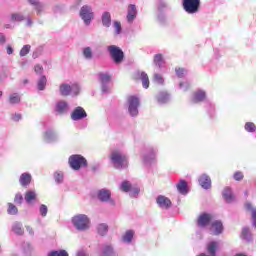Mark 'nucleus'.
<instances>
[{"label": "nucleus", "mask_w": 256, "mask_h": 256, "mask_svg": "<svg viewBox=\"0 0 256 256\" xmlns=\"http://www.w3.org/2000/svg\"><path fill=\"white\" fill-rule=\"evenodd\" d=\"M77 256H88L87 253L81 251L77 253Z\"/></svg>", "instance_id": "nucleus-59"}, {"label": "nucleus", "mask_w": 256, "mask_h": 256, "mask_svg": "<svg viewBox=\"0 0 256 256\" xmlns=\"http://www.w3.org/2000/svg\"><path fill=\"white\" fill-rule=\"evenodd\" d=\"M6 29H9V25L6 26Z\"/></svg>", "instance_id": "nucleus-64"}, {"label": "nucleus", "mask_w": 256, "mask_h": 256, "mask_svg": "<svg viewBox=\"0 0 256 256\" xmlns=\"http://www.w3.org/2000/svg\"><path fill=\"white\" fill-rule=\"evenodd\" d=\"M108 51L114 63H116L117 65H119V63H123V59H125V53L121 48H119V46H108Z\"/></svg>", "instance_id": "nucleus-5"}, {"label": "nucleus", "mask_w": 256, "mask_h": 256, "mask_svg": "<svg viewBox=\"0 0 256 256\" xmlns=\"http://www.w3.org/2000/svg\"><path fill=\"white\" fill-rule=\"evenodd\" d=\"M163 63H164L163 54L154 55V65H156V67H159V69H161V66L163 65Z\"/></svg>", "instance_id": "nucleus-29"}, {"label": "nucleus", "mask_w": 256, "mask_h": 256, "mask_svg": "<svg viewBox=\"0 0 256 256\" xmlns=\"http://www.w3.org/2000/svg\"><path fill=\"white\" fill-rule=\"evenodd\" d=\"M233 177H234L235 181H243V178L245 176L243 175V172L237 171V172L234 173Z\"/></svg>", "instance_id": "nucleus-45"}, {"label": "nucleus", "mask_w": 256, "mask_h": 256, "mask_svg": "<svg viewBox=\"0 0 256 256\" xmlns=\"http://www.w3.org/2000/svg\"><path fill=\"white\" fill-rule=\"evenodd\" d=\"M156 203L161 207L162 209H169L171 207V200L165 196H158Z\"/></svg>", "instance_id": "nucleus-12"}, {"label": "nucleus", "mask_w": 256, "mask_h": 256, "mask_svg": "<svg viewBox=\"0 0 256 256\" xmlns=\"http://www.w3.org/2000/svg\"><path fill=\"white\" fill-rule=\"evenodd\" d=\"M54 177H55V181H56L57 183H63V174H61V173H56V174L54 175Z\"/></svg>", "instance_id": "nucleus-51"}, {"label": "nucleus", "mask_w": 256, "mask_h": 256, "mask_svg": "<svg viewBox=\"0 0 256 256\" xmlns=\"http://www.w3.org/2000/svg\"><path fill=\"white\" fill-rule=\"evenodd\" d=\"M67 102L65 101H60L56 104V111L59 113V115H63V113L67 112Z\"/></svg>", "instance_id": "nucleus-21"}, {"label": "nucleus", "mask_w": 256, "mask_h": 256, "mask_svg": "<svg viewBox=\"0 0 256 256\" xmlns=\"http://www.w3.org/2000/svg\"><path fill=\"white\" fill-rule=\"evenodd\" d=\"M128 111L132 117H137L139 114V98L137 96H129L127 98Z\"/></svg>", "instance_id": "nucleus-6"}, {"label": "nucleus", "mask_w": 256, "mask_h": 256, "mask_svg": "<svg viewBox=\"0 0 256 256\" xmlns=\"http://www.w3.org/2000/svg\"><path fill=\"white\" fill-rule=\"evenodd\" d=\"M132 187H133V185H131V183H129V181H123L120 189L124 193H129V191H131Z\"/></svg>", "instance_id": "nucleus-36"}, {"label": "nucleus", "mask_w": 256, "mask_h": 256, "mask_svg": "<svg viewBox=\"0 0 256 256\" xmlns=\"http://www.w3.org/2000/svg\"><path fill=\"white\" fill-rule=\"evenodd\" d=\"M99 79H100V82L102 83V85H105V83H109V81H111V76L109 74L100 73ZM102 91L103 92L107 91V88L105 86H103Z\"/></svg>", "instance_id": "nucleus-22"}, {"label": "nucleus", "mask_w": 256, "mask_h": 256, "mask_svg": "<svg viewBox=\"0 0 256 256\" xmlns=\"http://www.w3.org/2000/svg\"><path fill=\"white\" fill-rule=\"evenodd\" d=\"M141 81L144 89H149V76L147 75V73H141Z\"/></svg>", "instance_id": "nucleus-35"}, {"label": "nucleus", "mask_w": 256, "mask_h": 256, "mask_svg": "<svg viewBox=\"0 0 256 256\" xmlns=\"http://www.w3.org/2000/svg\"><path fill=\"white\" fill-rule=\"evenodd\" d=\"M6 38L5 35L3 33H0V43H5Z\"/></svg>", "instance_id": "nucleus-56"}, {"label": "nucleus", "mask_w": 256, "mask_h": 256, "mask_svg": "<svg viewBox=\"0 0 256 256\" xmlns=\"http://www.w3.org/2000/svg\"><path fill=\"white\" fill-rule=\"evenodd\" d=\"M211 221H213L212 214L202 213L198 216L197 226L200 228L208 227V225H211Z\"/></svg>", "instance_id": "nucleus-9"}, {"label": "nucleus", "mask_w": 256, "mask_h": 256, "mask_svg": "<svg viewBox=\"0 0 256 256\" xmlns=\"http://www.w3.org/2000/svg\"><path fill=\"white\" fill-rule=\"evenodd\" d=\"M80 17L84 21L86 25H89L91 23V19H93V10L90 8V6L85 5L80 10Z\"/></svg>", "instance_id": "nucleus-8"}, {"label": "nucleus", "mask_w": 256, "mask_h": 256, "mask_svg": "<svg viewBox=\"0 0 256 256\" xmlns=\"http://www.w3.org/2000/svg\"><path fill=\"white\" fill-rule=\"evenodd\" d=\"M45 87H47V76H41L37 82L38 91H45Z\"/></svg>", "instance_id": "nucleus-23"}, {"label": "nucleus", "mask_w": 256, "mask_h": 256, "mask_svg": "<svg viewBox=\"0 0 256 256\" xmlns=\"http://www.w3.org/2000/svg\"><path fill=\"white\" fill-rule=\"evenodd\" d=\"M9 103H11V105H17V103H21V96L18 93L11 94L9 96Z\"/></svg>", "instance_id": "nucleus-28"}, {"label": "nucleus", "mask_w": 256, "mask_h": 256, "mask_svg": "<svg viewBox=\"0 0 256 256\" xmlns=\"http://www.w3.org/2000/svg\"><path fill=\"white\" fill-rule=\"evenodd\" d=\"M11 21L21 23V21H25V16L21 13H13L11 14Z\"/></svg>", "instance_id": "nucleus-32"}, {"label": "nucleus", "mask_w": 256, "mask_h": 256, "mask_svg": "<svg viewBox=\"0 0 256 256\" xmlns=\"http://www.w3.org/2000/svg\"><path fill=\"white\" fill-rule=\"evenodd\" d=\"M72 223L78 231H87V229H89V225H91L89 217H87V215L85 214H79L74 216L72 218Z\"/></svg>", "instance_id": "nucleus-2"}, {"label": "nucleus", "mask_w": 256, "mask_h": 256, "mask_svg": "<svg viewBox=\"0 0 256 256\" xmlns=\"http://www.w3.org/2000/svg\"><path fill=\"white\" fill-rule=\"evenodd\" d=\"M246 209L251 211L253 226L256 227V209L251 204H246Z\"/></svg>", "instance_id": "nucleus-34"}, {"label": "nucleus", "mask_w": 256, "mask_h": 256, "mask_svg": "<svg viewBox=\"0 0 256 256\" xmlns=\"http://www.w3.org/2000/svg\"><path fill=\"white\" fill-rule=\"evenodd\" d=\"M176 187L181 195H187V193H189V190L187 189V181L185 180H180Z\"/></svg>", "instance_id": "nucleus-19"}, {"label": "nucleus", "mask_w": 256, "mask_h": 256, "mask_svg": "<svg viewBox=\"0 0 256 256\" xmlns=\"http://www.w3.org/2000/svg\"><path fill=\"white\" fill-rule=\"evenodd\" d=\"M198 181L203 189H211V178L207 174L201 175Z\"/></svg>", "instance_id": "nucleus-14"}, {"label": "nucleus", "mask_w": 256, "mask_h": 256, "mask_svg": "<svg viewBox=\"0 0 256 256\" xmlns=\"http://www.w3.org/2000/svg\"><path fill=\"white\" fill-rule=\"evenodd\" d=\"M31 51V45H24L20 50V57H25Z\"/></svg>", "instance_id": "nucleus-41"}, {"label": "nucleus", "mask_w": 256, "mask_h": 256, "mask_svg": "<svg viewBox=\"0 0 256 256\" xmlns=\"http://www.w3.org/2000/svg\"><path fill=\"white\" fill-rule=\"evenodd\" d=\"M12 230L16 233V235H23L24 233L23 228L19 223H15L12 227Z\"/></svg>", "instance_id": "nucleus-39"}, {"label": "nucleus", "mask_w": 256, "mask_h": 256, "mask_svg": "<svg viewBox=\"0 0 256 256\" xmlns=\"http://www.w3.org/2000/svg\"><path fill=\"white\" fill-rule=\"evenodd\" d=\"M223 197L227 203H231L233 199H235V196H233V192L231 191V188L226 187L223 191Z\"/></svg>", "instance_id": "nucleus-20"}, {"label": "nucleus", "mask_w": 256, "mask_h": 256, "mask_svg": "<svg viewBox=\"0 0 256 256\" xmlns=\"http://www.w3.org/2000/svg\"><path fill=\"white\" fill-rule=\"evenodd\" d=\"M8 213H9V215H17V213H18L17 206H15L12 203H9L8 204Z\"/></svg>", "instance_id": "nucleus-40"}, {"label": "nucleus", "mask_w": 256, "mask_h": 256, "mask_svg": "<svg viewBox=\"0 0 256 256\" xmlns=\"http://www.w3.org/2000/svg\"><path fill=\"white\" fill-rule=\"evenodd\" d=\"M31 23H32L31 20H28V25H31Z\"/></svg>", "instance_id": "nucleus-62"}, {"label": "nucleus", "mask_w": 256, "mask_h": 256, "mask_svg": "<svg viewBox=\"0 0 256 256\" xmlns=\"http://www.w3.org/2000/svg\"><path fill=\"white\" fill-rule=\"evenodd\" d=\"M44 139L45 141H53L55 139V133L53 131H46L44 133Z\"/></svg>", "instance_id": "nucleus-43"}, {"label": "nucleus", "mask_w": 256, "mask_h": 256, "mask_svg": "<svg viewBox=\"0 0 256 256\" xmlns=\"http://www.w3.org/2000/svg\"><path fill=\"white\" fill-rule=\"evenodd\" d=\"M154 80L159 83L160 85H163V76H161L160 74H155L154 75Z\"/></svg>", "instance_id": "nucleus-50"}, {"label": "nucleus", "mask_w": 256, "mask_h": 256, "mask_svg": "<svg viewBox=\"0 0 256 256\" xmlns=\"http://www.w3.org/2000/svg\"><path fill=\"white\" fill-rule=\"evenodd\" d=\"M14 201H15V203H18V205H21L23 203V195L16 194Z\"/></svg>", "instance_id": "nucleus-49"}, {"label": "nucleus", "mask_w": 256, "mask_h": 256, "mask_svg": "<svg viewBox=\"0 0 256 256\" xmlns=\"http://www.w3.org/2000/svg\"><path fill=\"white\" fill-rule=\"evenodd\" d=\"M102 24L104 27H111V13L104 12L102 14Z\"/></svg>", "instance_id": "nucleus-24"}, {"label": "nucleus", "mask_w": 256, "mask_h": 256, "mask_svg": "<svg viewBox=\"0 0 256 256\" xmlns=\"http://www.w3.org/2000/svg\"><path fill=\"white\" fill-rule=\"evenodd\" d=\"M235 256H247V255H245L243 253H239V254H236Z\"/></svg>", "instance_id": "nucleus-61"}, {"label": "nucleus", "mask_w": 256, "mask_h": 256, "mask_svg": "<svg viewBox=\"0 0 256 256\" xmlns=\"http://www.w3.org/2000/svg\"><path fill=\"white\" fill-rule=\"evenodd\" d=\"M3 95V92L0 91V97Z\"/></svg>", "instance_id": "nucleus-63"}, {"label": "nucleus", "mask_w": 256, "mask_h": 256, "mask_svg": "<svg viewBox=\"0 0 256 256\" xmlns=\"http://www.w3.org/2000/svg\"><path fill=\"white\" fill-rule=\"evenodd\" d=\"M114 28H115L116 35H119L121 33V22L115 21Z\"/></svg>", "instance_id": "nucleus-46"}, {"label": "nucleus", "mask_w": 256, "mask_h": 256, "mask_svg": "<svg viewBox=\"0 0 256 256\" xmlns=\"http://www.w3.org/2000/svg\"><path fill=\"white\" fill-rule=\"evenodd\" d=\"M98 199L103 203L109 201L111 199V191L107 189H101L98 191Z\"/></svg>", "instance_id": "nucleus-15"}, {"label": "nucleus", "mask_w": 256, "mask_h": 256, "mask_svg": "<svg viewBox=\"0 0 256 256\" xmlns=\"http://www.w3.org/2000/svg\"><path fill=\"white\" fill-rule=\"evenodd\" d=\"M134 235H135V231L127 230L125 235L122 237V239L125 243H131V241H133Z\"/></svg>", "instance_id": "nucleus-26"}, {"label": "nucleus", "mask_w": 256, "mask_h": 256, "mask_svg": "<svg viewBox=\"0 0 256 256\" xmlns=\"http://www.w3.org/2000/svg\"><path fill=\"white\" fill-rule=\"evenodd\" d=\"M37 199V193L33 190H29L25 193V201L26 203H31L32 201H35Z\"/></svg>", "instance_id": "nucleus-25"}, {"label": "nucleus", "mask_w": 256, "mask_h": 256, "mask_svg": "<svg viewBox=\"0 0 256 256\" xmlns=\"http://www.w3.org/2000/svg\"><path fill=\"white\" fill-rule=\"evenodd\" d=\"M110 160L115 169H127V167H129V160L127 159V156L119 150L112 151L110 154Z\"/></svg>", "instance_id": "nucleus-1"}, {"label": "nucleus", "mask_w": 256, "mask_h": 256, "mask_svg": "<svg viewBox=\"0 0 256 256\" xmlns=\"http://www.w3.org/2000/svg\"><path fill=\"white\" fill-rule=\"evenodd\" d=\"M97 231L99 233V235H101L102 237L107 235V231H109V226H107V224H99Z\"/></svg>", "instance_id": "nucleus-33"}, {"label": "nucleus", "mask_w": 256, "mask_h": 256, "mask_svg": "<svg viewBox=\"0 0 256 256\" xmlns=\"http://www.w3.org/2000/svg\"><path fill=\"white\" fill-rule=\"evenodd\" d=\"M219 249V243L212 241L207 245V251L211 256L217 255L216 251Z\"/></svg>", "instance_id": "nucleus-18"}, {"label": "nucleus", "mask_w": 256, "mask_h": 256, "mask_svg": "<svg viewBox=\"0 0 256 256\" xmlns=\"http://www.w3.org/2000/svg\"><path fill=\"white\" fill-rule=\"evenodd\" d=\"M113 247L111 245H105L102 250L101 256H113L114 255Z\"/></svg>", "instance_id": "nucleus-30"}, {"label": "nucleus", "mask_w": 256, "mask_h": 256, "mask_svg": "<svg viewBox=\"0 0 256 256\" xmlns=\"http://www.w3.org/2000/svg\"><path fill=\"white\" fill-rule=\"evenodd\" d=\"M26 229L30 233V235H33V228H31L30 226H27Z\"/></svg>", "instance_id": "nucleus-58"}, {"label": "nucleus", "mask_w": 256, "mask_h": 256, "mask_svg": "<svg viewBox=\"0 0 256 256\" xmlns=\"http://www.w3.org/2000/svg\"><path fill=\"white\" fill-rule=\"evenodd\" d=\"M19 182L22 185V187H27V185L31 184V174L29 173L21 174Z\"/></svg>", "instance_id": "nucleus-17"}, {"label": "nucleus", "mask_w": 256, "mask_h": 256, "mask_svg": "<svg viewBox=\"0 0 256 256\" xmlns=\"http://www.w3.org/2000/svg\"><path fill=\"white\" fill-rule=\"evenodd\" d=\"M182 7L189 15H195L201 9V0H182Z\"/></svg>", "instance_id": "nucleus-3"}, {"label": "nucleus", "mask_w": 256, "mask_h": 256, "mask_svg": "<svg viewBox=\"0 0 256 256\" xmlns=\"http://www.w3.org/2000/svg\"><path fill=\"white\" fill-rule=\"evenodd\" d=\"M210 231L213 232V235H221L223 233V222L221 220H215L211 223Z\"/></svg>", "instance_id": "nucleus-11"}, {"label": "nucleus", "mask_w": 256, "mask_h": 256, "mask_svg": "<svg viewBox=\"0 0 256 256\" xmlns=\"http://www.w3.org/2000/svg\"><path fill=\"white\" fill-rule=\"evenodd\" d=\"M34 71L35 73H38V74L43 73V66H41L40 64L35 65Z\"/></svg>", "instance_id": "nucleus-53"}, {"label": "nucleus", "mask_w": 256, "mask_h": 256, "mask_svg": "<svg viewBox=\"0 0 256 256\" xmlns=\"http://www.w3.org/2000/svg\"><path fill=\"white\" fill-rule=\"evenodd\" d=\"M13 121H21V114H15L13 117H12Z\"/></svg>", "instance_id": "nucleus-55"}, {"label": "nucleus", "mask_w": 256, "mask_h": 256, "mask_svg": "<svg viewBox=\"0 0 256 256\" xmlns=\"http://www.w3.org/2000/svg\"><path fill=\"white\" fill-rule=\"evenodd\" d=\"M176 71V75L177 77H183V75H185V68H176L175 69Z\"/></svg>", "instance_id": "nucleus-48"}, {"label": "nucleus", "mask_w": 256, "mask_h": 256, "mask_svg": "<svg viewBox=\"0 0 256 256\" xmlns=\"http://www.w3.org/2000/svg\"><path fill=\"white\" fill-rule=\"evenodd\" d=\"M27 83H29V80L28 79H24L23 80V85H27Z\"/></svg>", "instance_id": "nucleus-60"}, {"label": "nucleus", "mask_w": 256, "mask_h": 256, "mask_svg": "<svg viewBox=\"0 0 256 256\" xmlns=\"http://www.w3.org/2000/svg\"><path fill=\"white\" fill-rule=\"evenodd\" d=\"M249 235H251V232L249 231V228H243L241 232V238L242 239H249Z\"/></svg>", "instance_id": "nucleus-44"}, {"label": "nucleus", "mask_w": 256, "mask_h": 256, "mask_svg": "<svg viewBox=\"0 0 256 256\" xmlns=\"http://www.w3.org/2000/svg\"><path fill=\"white\" fill-rule=\"evenodd\" d=\"M135 17H137V7L134 4H130L128 6L127 21L131 23Z\"/></svg>", "instance_id": "nucleus-16"}, {"label": "nucleus", "mask_w": 256, "mask_h": 256, "mask_svg": "<svg viewBox=\"0 0 256 256\" xmlns=\"http://www.w3.org/2000/svg\"><path fill=\"white\" fill-rule=\"evenodd\" d=\"M85 117H87V112L81 106L76 107L71 114L72 121H80V119H85Z\"/></svg>", "instance_id": "nucleus-10"}, {"label": "nucleus", "mask_w": 256, "mask_h": 256, "mask_svg": "<svg viewBox=\"0 0 256 256\" xmlns=\"http://www.w3.org/2000/svg\"><path fill=\"white\" fill-rule=\"evenodd\" d=\"M207 99V94L203 90H197L193 93V103H201Z\"/></svg>", "instance_id": "nucleus-13"}, {"label": "nucleus", "mask_w": 256, "mask_h": 256, "mask_svg": "<svg viewBox=\"0 0 256 256\" xmlns=\"http://www.w3.org/2000/svg\"><path fill=\"white\" fill-rule=\"evenodd\" d=\"M130 191H131L132 195L135 196V195H139V193H140L141 190H140L138 187H133V186H132V188H131Z\"/></svg>", "instance_id": "nucleus-54"}, {"label": "nucleus", "mask_w": 256, "mask_h": 256, "mask_svg": "<svg viewBox=\"0 0 256 256\" xmlns=\"http://www.w3.org/2000/svg\"><path fill=\"white\" fill-rule=\"evenodd\" d=\"M47 206L45 204H42L40 206V215H42V217H47Z\"/></svg>", "instance_id": "nucleus-47"}, {"label": "nucleus", "mask_w": 256, "mask_h": 256, "mask_svg": "<svg viewBox=\"0 0 256 256\" xmlns=\"http://www.w3.org/2000/svg\"><path fill=\"white\" fill-rule=\"evenodd\" d=\"M48 256H69L65 250H53L51 251Z\"/></svg>", "instance_id": "nucleus-37"}, {"label": "nucleus", "mask_w": 256, "mask_h": 256, "mask_svg": "<svg viewBox=\"0 0 256 256\" xmlns=\"http://www.w3.org/2000/svg\"><path fill=\"white\" fill-rule=\"evenodd\" d=\"M7 53L8 55H13V48L11 46L7 47Z\"/></svg>", "instance_id": "nucleus-57"}, {"label": "nucleus", "mask_w": 256, "mask_h": 256, "mask_svg": "<svg viewBox=\"0 0 256 256\" xmlns=\"http://www.w3.org/2000/svg\"><path fill=\"white\" fill-rule=\"evenodd\" d=\"M71 91H74L75 95H79V85L73 84L72 86L69 84L60 85V93L63 97H69L71 95Z\"/></svg>", "instance_id": "nucleus-7"}, {"label": "nucleus", "mask_w": 256, "mask_h": 256, "mask_svg": "<svg viewBox=\"0 0 256 256\" xmlns=\"http://www.w3.org/2000/svg\"><path fill=\"white\" fill-rule=\"evenodd\" d=\"M68 163L74 171H79L81 167H87V159L79 154L70 156Z\"/></svg>", "instance_id": "nucleus-4"}, {"label": "nucleus", "mask_w": 256, "mask_h": 256, "mask_svg": "<svg viewBox=\"0 0 256 256\" xmlns=\"http://www.w3.org/2000/svg\"><path fill=\"white\" fill-rule=\"evenodd\" d=\"M28 2L30 3V5H33L35 7V10L37 11V13H41V11H43V4L40 3L37 0H28Z\"/></svg>", "instance_id": "nucleus-31"}, {"label": "nucleus", "mask_w": 256, "mask_h": 256, "mask_svg": "<svg viewBox=\"0 0 256 256\" xmlns=\"http://www.w3.org/2000/svg\"><path fill=\"white\" fill-rule=\"evenodd\" d=\"M180 87L183 88L184 87V91H189V89L191 88V84L187 83V82H181L180 83Z\"/></svg>", "instance_id": "nucleus-52"}, {"label": "nucleus", "mask_w": 256, "mask_h": 256, "mask_svg": "<svg viewBox=\"0 0 256 256\" xmlns=\"http://www.w3.org/2000/svg\"><path fill=\"white\" fill-rule=\"evenodd\" d=\"M245 129H246V131H248L249 133H253V132H255V130H256V126H255V124H254L253 122H247V123L245 124Z\"/></svg>", "instance_id": "nucleus-42"}, {"label": "nucleus", "mask_w": 256, "mask_h": 256, "mask_svg": "<svg viewBox=\"0 0 256 256\" xmlns=\"http://www.w3.org/2000/svg\"><path fill=\"white\" fill-rule=\"evenodd\" d=\"M157 101H158V103H167V101H169V93L160 92L157 95Z\"/></svg>", "instance_id": "nucleus-27"}, {"label": "nucleus", "mask_w": 256, "mask_h": 256, "mask_svg": "<svg viewBox=\"0 0 256 256\" xmlns=\"http://www.w3.org/2000/svg\"><path fill=\"white\" fill-rule=\"evenodd\" d=\"M83 56L85 59H93V51L91 50V47L84 48Z\"/></svg>", "instance_id": "nucleus-38"}]
</instances>
